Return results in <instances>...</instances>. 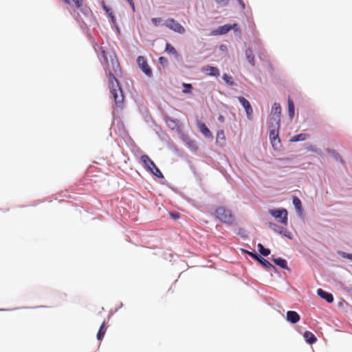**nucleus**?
Listing matches in <instances>:
<instances>
[{
	"mask_svg": "<svg viewBox=\"0 0 352 352\" xmlns=\"http://www.w3.org/2000/svg\"><path fill=\"white\" fill-rule=\"evenodd\" d=\"M104 58L103 67L109 78V87L116 108H122L124 102V94L120 83L116 78L121 74V67L117 56L113 51L101 50Z\"/></svg>",
	"mask_w": 352,
	"mask_h": 352,
	"instance_id": "obj_1",
	"label": "nucleus"
},
{
	"mask_svg": "<svg viewBox=\"0 0 352 352\" xmlns=\"http://www.w3.org/2000/svg\"><path fill=\"white\" fill-rule=\"evenodd\" d=\"M140 162L144 166V167L151 173H152L155 176L162 178L163 175L160 169L156 166L153 160L147 155H143L140 157Z\"/></svg>",
	"mask_w": 352,
	"mask_h": 352,
	"instance_id": "obj_2",
	"label": "nucleus"
},
{
	"mask_svg": "<svg viewBox=\"0 0 352 352\" xmlns=\"http://www.w3.org/2000/svg\"><path fill=\"white\" fill-rule=\"evenodd\" d=\"M215 217L221 222L229 225L232 224L234 221V218L231 212L223 207H219L217 208L215 211Z\"/></svg>",
	"mask_w": 352,
	"mask_h": 352,
	"instance_id": "obj_3",
	"label": "nucleus"
},
{
	"mask_svg": "<svg viewBox=\"0 0 352 352\" xmlns=\"http://www.w3.org/2000/svg\"><path fill=\"white\" fill-rule=\"evenodd\" d=\"M269 213L275 219L276 221L284 225L287 226L288 223V212L285 208L281 209H272L269 210Z\"/></svg>",
	"mask_w": 352,
	"mask_h": 352,
	"instance_id": "obj_4",
	"label": "nucleus"
},
{
	"mask_svg": "<svg viewBox=\"0 0 352 352\" xmlns=\"http://www.w3.org/2000/svg\"><path fill=\"white\" fill-rule=\"evenodd\" d=\"M137 63L143 73L148 77L153 76V72L150 66L148 65L147 60L144 56H140L137 58Z\"/></svg>",
	"mask_w": 352,
	"mask_h": 352,
	"instance_id": "obj_5",
	"label": "nucleus"
},
{
	"mask_svg": "<svg viewBox=\"0 0 352 352\" xmlns=\"http://www.w3.org/2000/svg\"><path fill=\"white\" fill-rule=\"evenodd\" d=\"M164 25L170 30L179 34H184L185 32V28L173 19H166L164 22Z\"/></svg>",
	"mask_w": 352,
	"mask_h": 352,
	"instance_id": "obj_6",
	"label": "nucleus"
},
{
	"mask_svg": "<svg viewBox=\"0 0 352 352\" xmlns=\"http://www.w3.org/2000/svg\"><path fill=\"white\" fill-rule=\"evenodd\" d=\"M279 128H270V140L272 146L278 150L281 146L280 140L278 138Z\"/></svg>",
	"mask_w": 352,
	"mask_h": 352,
	"instance_id": "obj_7",
	"label": "nucleus"
},
{
	"mask_svg": "<svg viewBox=\"0 0 352 352\" xmlns=\"http://www.w3.org/2000/svg\"><path fill=\"white\" fill-rule=\"evenodd\" d=\"M249 254L255 260L258 261L268 271H270L272 270H276L275 267L273 265H272L267 260L263 258L262 256L252 252H249Z\"/></svg>",
	"mask_w": 352,
	"mask_h": 352,
	"instance_id": "obj_8",
	"label": "nucleus"
},
{
	"mask_svg": "<svg viewBox=\"0 0 352 352\" xmlns=\"http://www.w3.org/2000/svg\"><path fill=\"white\" fill-rule=\"evenodd\" d=\"M238 100H239V102L241 104V105L243 107V108L245 109L248 118L249 120H252L253 110H252V108L249 101L247 99H245L244 97H242V96H239L238 98Z\"/></svg>",
	"mask_w": 352,
	"mask_h": 352,
	"instance_id": "obj_9",
	"label": "nucleus"
},
{
	"mask_svg": "<svg viewBox=\"0 0 352 352\" xmlns=\"http://www.w3.org/2000/svg\"><path fill=\"white\" fill-rule=\"evenodd\" d=\"M317 294L320 298L324 299L327 302L331 303L333 302L334 298L331 294L328 293L320 288L318 289Z\"/></svg>",
	"mask_w": 352,
	"mask_h": 352,
	"instance_id": "obj_10",
	"label": "nucleus"
},
{
	"mask_svg": "<svg viewBox=\"0 0 352 352\" xmlns=\"http://www.w3.org/2000/svg\"><path fill=\"white\" fill-rule=\"evenodd\" d=\"M300 319V315L294 311L287 312V320L292 324L297 323Z\"/></svg>",
	"mask_w": 352,
	"mask_h": 352,
	"instance_id": "obj_11",
	"label": "nucleus"
},
{
	"mask_svg": "<svg viewBox=\"0 0 352 352\" xmlns=\"http://www.w3.org/2000/svg\"><path fill=\"white\" fill-rule=\"evenodd\" d=\"M166 125L171 129L172 130H177L180 127V124L179 120L173 119L170 117H166L165 118Z\"/></svg>",
	"mask_w": 352,
	"mask_h": 352,
	"instance_id": "obj_12",
	"label": "nucleus"
},
{
	"mask_svg": "<svg viewBox=\"0 0 352 352\" xmlns=\"http://www.w3.org/2000/svg\"><path fill=\"white\" fill-rule=\"evenodd\" d=\"M197 126L201 133L206 138H212V134L207 126L201 121H197Z\"/></svg>",
	"mask_w": 352,
	"mask_h": 352,
	"instance_id": "obj_13",
	"label": "nucleus"
},
{
	"mask_svg": "<svg viewBox=\"0 0 352 352\" xmlns=\"http://www.w3.org/2000/svg\"><path fill=\"white\" fill-rule=\"evenodd\" d=\"M203 72L211 76H219L220 75L219 70L217 67L212 66H206L203 68Z\"/></svg>",
	"mask_w": 352,
	"mask_h": 352,
	"instance_id": "obj_14",
	"label": "nucleus"
},
{
	"mask_svg": "<svg viewBox=\"0 0 352 352\" xmlns=\"http://www.w3.org/2000/svg\"><path fill=\"white\" fill-rule=\"evenodd\" d=\"M280 123V117L278 116H270L269 124L270 128H279Z\"/></svg>",
	"mask_w": 352,
	"mask_h": 352,
	"instance_id": "obj_15",
	"label": "nucleus"
},
{
	"mask_svg": "<svg viewBox=\"0 0 352 352\" xmlns=\"http://www.w3.org/2000/svg\"><path fill=\"white\" fill-rule=\"evenodd\" d=\"M303 337L305 339L306 342L309 344H313L317 341V338L314 336V334L309 331H306L303 333Z\"/></svg>",
	"mask_w": 352,
	"mask_h": 352,
	"instance_id": "obj_16",
	"label": "nucleus"
},
{
	"mask_svg": "<svg viewBox=\"0 0 352 352\" xmlns=\"http://www.w3.org/2000/svg\"><path fill=\"white\" fill-rule=\"evenodd\" d=\"M236 26H237V24H236V23L233 24L232 25L226 24V25L220 26L218 28V30H217V32H218L219 34H225L228 33L232 29L234 28V27H236Z\"/></svg>",
	"mask_w": 352,
	"mask_h": 352,
	"instance_id": "obj_17",
	"label": "nucleus"
},
{
	"mask_svg": "<svg viewBox=\"0 0 352 352\" xmlns=\"http://www.w3.org/2000/svg\"><path fill=\"white\" fill-rule=\"evenodd\" d=\"M245 56L249 63L254 66L255 65V59L253 52L251 49L248 48L245 50Z\"/></svg>",
	"mask_w": 352,
	"mask_h": 352,
	"instance_id": "obj_18",
	"label": "nucleus"
},
{
	"mask_svg": "<svg viewBox=\"0 0 352 352\" xmlns=\"http://www.w3.org/2000/svg\"><path fill=\"white\" fill-rule=\"evenodd\" d=\"M295 107L294 103L290 97L288 98V113L291 119L294 116Z\"/></svg>",
	"mask_w": 352,
	"mask_h": 352,
	"instance_id": "obj_19",
	"label": "nucleus"
},
{
	"mask_svg": "<svg viewBox=\"0 0 352 352\" xmlns=\"http://www.w3.org/2000/svg\"><path fill=\"white\" fill-rule=\"evenodd\" d=\"M280 114H281V107H280V104L274 103L272 105L270 115L278 116V117H280Z\"/></svg>",
	"mask_w": 352,
	"mask_h": 352,
	"instance_id": "obj_20",
	"label": "nucleus"
},
{
	"mask_svg": "<svg viewBox=\"0 0 352 352\" xmlns=\"http://www.w3.org/2000/svg\"><path fill=\"white\" fill-rule=\"evenodd\" d=\"M165 52L168 54H172L175 58H178L179 56L178 52L175 50V48L171 45L170 43H166L165 47Z\"/></svg>",
	"mask_w": 352,
	"mask_h": 352,
	"instance_id": "obj_21",
	"label": "nucleus"
},
{
	"mask_svg": "<svg viewBox=\"0 0 352 352\" xmlns=\"http://www.w3.org/2000/svg\"><path fill=\"white\" fill-rule=\"evenodd\" d=\"M273 262L278 265L280 267L283 269H287V263L286 260L281 258H273Z\"/></svg>",
	"mask_w": 352,
	"mask_h": 352,
	"instance_id": "obj_22",
	"label": "nucleus"
},
{
	"mask_svg": "<svg viewBox=\"0 0 352 352\" xmlns=\"http://www.w3.org/2000/svg\"><path fill=\"white\" fill-rule=\"evenodd\" d=\"M106 331H107V328L105 327V322H103L98 330V333H97V338L98 340H102V338H104V334L106 333Z\"/></svg>",
	"mask_w": 352,
	"mask_h": 352,
	"instance_id": "obj_23",
	"label": "nucleus"
},
{
	"mask_svg": "<svg viewBox=\"0 0 352 352\" xmlns=\"http://www.w3.org/2000/svg\"><path fill=\"white\" fill-rule=\"evenodd\" d=\"M309 137V135L307 133H300L293 136L291 139L292 142H298L305 140Z\"/></svg>",
	"mask_w": 352,
	"mask_h": 352,
	"instance_id": "obj_24",
	"label": "nucleus"
},
{
	"mask_svg": "<svg viewBox=\"0 0 352 352\" xmlns=\"http://www.w3.org/2000/svg\"><path fill=\"white\" fill-rule=\"evenodd\" d=\"M268 226L274 232L277 233H283V228L277 226L276 223L270 222Z\"/></svg>",
	"mask_w": 352,
	"mask_h": 352,
	"instance_id": "obj_25",
	"label": "nucleus"
},
{
	"mask_svg": "<svg viewBox=\"0 0 352 352\" xmlns=\"http://www.w3.org/2000/svg\"><path fill=\"white\" fill-rule=\"evenodd\" d=\"M225 142L226 137L223 131H218L217 134V142H220L221 144H223Z\"/></svg>",
	"mask_w": 352,
	"mask_h": 352,
	"instance_id": "obj_26",
	"label": "nucleus"
},
{
	"mask_svg": "<svg viewBox=\"0 0 352 352\" xmlns=\"http://www.w3.org/2000/svg\"><path fill=\"white\" fill-rule=\"evenodd\" d=\"M257 247H258L259 252L262 255L267 256L270 254V250L267 248H264V246L262 244L258 243Z\"/></svg>",
	"mask_w": 352,
	"mask_h": 352,
	"instance_id": "obj_27",
	"label": "nucleus"
},
{
	"mask_svg": "<svg viewBox=\"0 0 352 352\" xmlns=\"http://www.w3.org/2000/svg\"><path fill=\"white\" fill-rule=\"evenodd\" d=\"M215 1L217 3L221 4L222 6H227L228 4V0H215ZM237 1L241 6L242 8L244 9L245 4H244L243 0H237Z\"/></svg>",
	"mask_w": 352,
	"mask_h": 352,
	"instance_id": "obj_28",
	"label": "nucleus"
},
{
	"mask_svg": "<svg viewBox=\"0 0 352 352\" xmlns=\"http://www.w3.org/2000/svg\"><path fill=\"white\" fill-rule=\"evenodd\" d=\"M292 201H293V204L294 205L295 208L297 210H300L301 209V206H302L300 199L298 197L294 196V197H293Z\"/></svg>",
	"mask_w": 352,
	"mask_h": 352,
	"instance_id": "obj_29",
	"label": "nucleus"
},
{
	"mask_svg": "<svg viewBox=\"0 0 352 352\" xmlns=\"http://www.w3.org/2000/svg\"><path fill=\"white\" fill-rule=\"evenodd\" d=\"M223 79L224 80V81L229 85H234V81L232 80V77L226 74H224L223 75Z\"/></svg>",
	"mask_w": 352,
	"mask_h": 352,
	"instance_id": "obj_30",
	"label": "nucleus"
},
{
	"mask_svg": "<svg viewBox=\"0 0 352 352\" xmlns=\"http://www.w3.org/2000/svg\"><path fill=\"white\" fill-rule=\"evenodd\" d=\"M340 255L344 258H347L349 260L352 261V254L342 252L340 253Z\"/></svg>",
	"mask_w": 352,
	"mask_h": 352,
	"instance_id": "obj_31",
	"label": "nucleus"
},
{
	"mask_svg": "<svg viewBox=\"0 0 352 352\" xmlns=\"http://www.w3.org/2000/svg\"><path fill=\"white\" fill-rule=\"evenodd\" d=\"M103 8L107 12V13L109 15V16L113 20L114 16L113 15V13L111 10V9L108 8L105 4H103Z\"/></svg>",
	"mask_w": 352,
	"mask_h": 352,
	"instance_id": "obj_32",
	"label": "nucleus"
},
{
	"mask_svg": "<svg viewBox=\"0 0 352 352\" xmlns=\"http://www.w3.org/2000/svg\"><path fill=\"white\" fill-rule=\"evenodd\" d=\"M72 1L77 8H81L83 0H72Z\"/></svg>",
	"mask_w": 352,
	"mask_h": 352,
	"instance_id": "obj_33",
	"label": "nucleus"
},
{
	"mask_svg": "<svg viewBox=\"0 0 352 352\" xmlns=\"http://www.w3.org/2000/svg\"><path fill=\"white\" fill-rule=\"evenodd\" d=\"M184 87L186 88V89L184 90V93H188L190 91V89H192V85L190 84H184Z\"/></svg>",
	"mask_w": 352,
	"mask_h": 352,
	"instance_id": "obj_34",
	"label": "nucleus"
},
{
	"mask_svg": "<svg viewBox=\"0 0 352 352\" xmlns=\"http://www.w3.org/2000/svg\"><path fill=\"white\" fill-rule=\"evenodd\" d=\"M159 62L162 65H165V64L167 63L168 61H167V59L166 58L162 56V57L159 58Z\"/></svg>",
	"mask_w": 352,
	"mask_h": 352,
	"instance_id": "obj_35",
	"label": "nucleus"
},
{
	"mask_svg": "<svg viewBox=\"0 0 352 352\" xmlns=\"http://www.w3.org/2000/svg\"><path fill=\"white\" fill-rule=\"evenodd\" d=\"M126 1L129 3V4L131 6L132 10L133 12H135V4L133 3V0H126Z\"/></svg>",
	"mask_w": 352,
	"mask_h": 352,
	"instance_id": "obj_36",
	"label": "nucleus"
},
{
	"mask_svg": "<svg viewBox=\"0 0 352 352\" xmlns=\"http://www.w3.org/2000/svg\"><path fill=\"white\" fill-rule=\"evenodd\" d=\"M282 234L285 235V236L288 237L289 239H291V233L288 231H287L285 229L283 228V233H281Z\"/></svg>",
	"mask_w": 352,
	"mask_h": 352,
	"instance_id": "obj_37",
	"label": "nucleus"
},
{
	"mask_svg": "<svg viewBox=\"0 0 352 352\" xmlns=\"http://www.w3.org/2000/svg\"><path fill=\"white\" fill-rule=\"evenodd\" d=\"M161 21V19L160 18H153L152 19V22L153 23V24H155V25H157V23Z\"/></svg>",
	"mask_w": 352,
	"mask_h": 352,
	"instance_id": "obj_38",
	"label": "nucleus"
},
{
	"mask_svg": "<svg viewBox=\"0 0 352 352\" xmlns=\"http://www.w3.org/2000/svg\"><path fill=\"white\" fill-rule=\"evenodd\" d=\"M218 120L221 122H224L225 121V118L224 116L220 115L219 117H218Z\"/></svg>",
	"mask_w": 352,
	"mask_h": 352,
	"instance_id": "obj_39",
	"label": "nucleus"
},
{
	"mask_svg": "<svg viewBox=\"0 0 352 352\" xmlns=\"http://www.w3.org/2000/svg\"><path fill=\"white\" fill-rule=\"evenodd\" d=\"M170 216L172 218H173L175 219H177L179 217L177 214H175V213H170Z\"/></svg>",
	"mask_w": 352,
	"mask_h": 352,
	"instance_id": "obj_40",
	"label": "nucleus"
}]
</instances>
